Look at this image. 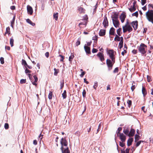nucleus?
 Wrapping results in <instances>:
<instances>
[{
    "label": "nucleus",
    "instance_id": "25",
    "mask_svg": "<svg viewBox=\"0 0 153 153\" xmlns=\"http://www.w3.org/2000/svg\"><path fill=\"white\" fill-rule=\"evenodd\" d=\"M128 9L131 12H133L136 10V8L134 6L131 5V7L128 8Z\"/></svg>",
    "mask_w": 153,
    "mask_h": 153
},
{
    "label": "nucleus",
    "instance_id": "56",
    "mask_svg": "<svg viewBox=\"0 0 153 153\" xmlns=\"http://www.w3.org/2000/svg\"><path fill=\"white\" fill-rule=\"evenodd\" d=\"M147 80L148 82H150L152 80H151V78L150 76H147Z\"/></svg>",
    "mask_w": 153,
    "mask_h": 153
},
{
    "label": "nucleus",
    "instance_id": "20",
    "mask_svg": "<svg viewBox=\"0 0 153 153\" xmlns=\"http://www.w3.org/2000/svg\"><path fill=\"white\" fill-rule=\"evenodd\" d=\"M105 30L101 29L99 33V35L100 36H103L105 35Z\"/></svg>",
    "mask_w": 153,
    "mask_h": 153
},
{
    "label": "nucleus",
    "instance_id": "6",
    "mask_svg": "<svg viewBox=\"0 0 153 153\" xmlns=\"http://www.w3.org/2000/svg\"><path fill=\"white\" fill-rule=\"evenodd\" d=\"M108 54L109 55L110 58L112 60H114L115 59L114 56V51L113 50H110L108 51Z\"/></svg>",
    "mask_w": 153,
    "mask_h": 153
},
{
    "label": "nucleus",
    "instance_id": "52",
    "mask_svg": "<svg viewBox=\"0 0 153 153\" xmlns=\"http://www.w3.org/2000/svg\"><path fill=\"white\" fill-rule=\"evenodd\" d=\"M119 143V145L120 146L123 147L125 146V144L123 142H120Z\"/></svg>",
    "mask_w": 153,
    "mask_h": 153
},
{
    "label": "nucleus",
    "instance_id": "10",
    "mask_svg": "<svg viewBox=\"0 0 153 153\" xmlns=\"http://www.w3.org/2000/svg\"><path fill=\"white\" fill-rule=\"evenodd\" d=\"M22 65L24 66L25 68H28L31 69L32 68L31 66L28 65L26 61L24 59L22 60Z\"/></svg>",
    "mask_w": 153,
    "mask_h": 153
},
{
    "label": "nucleus",
    "instance_id": "41",
    "mask_svg": "<svg viewBox=\"0 0 153 153\" xmlns=\"http://www.w3.org/2000/svg\"><path fill=\"white\" fill-rule=\"evenodd\" d=\"M149 10H153V4H149L148 5Z\"/></svg>",
    "mask_w": 153,
    "mask_h": 153
},
{
    "label": "nucleus",
    "instance_id": "64",
    "mask_svg": "<svg viewBox=\"0 0 153 153\" xmlns=\"http://www.w3.org/2000/svg\"><path fill=\"white\" fill-rule=\"evenodd\" d=\"M132 52L133 54H135L137 53V51L136 50L134 49L132 51Z\"/></svg>",
    "mask_w": 153,
    "mask_h": 153
},
{
    "label": "nucleus",
    "instance_id": "33",
    "mask_svg": "<svg viewBox=\"0 0 153 153\" xmlns=\"http://www.w3.org/2000/svg\"><path fill=\"white\" fill-rule=\"evenodd\" d=\"M115 36L114 39V40L115 41H119L120 40V37L117 35H115Z\"/></svg>",
    "mask_w": 153,
    "mask_h": 153
},
{
    "label": "nucleus",
    "instance_id": "47",
    "mask_svg": "<svg viewBox=\"0 0 153 153\" xmlns=\"http://www.w3.org/2000/svg\"><path fill=\"white\" fill-rule=\"evenodd\" d=\"M143 141L142 140H140L138 142H137L136 144V147H138L140 144L141 142H143Z\"/></svg>",
    "mask_w": 153,
    "mask_h": 153
},
{
    "label": "nucleus",
    "instance_id": "16",
    "mask_svg": "<svg viewBox=\"0 0 153 153\" xmlns=\"http://www.w3.org/2000/svg\"><path fill=\"white\" fill-rule=\"evenodd\" d=\"M135 130L133 128H131L130 131L129 132L128 136L129 137H131L133 136L135 134Z\"/></svg>",
    "mask_w": 153,
    "mask_h": 153
},
{
    "label": "nucleus",
    "instance_id": "27",
    "mask_svg": "<svg viewBox=\"0 0 153 153\" xmlns=\"http://www.w3.org/2000/svg\"><path fill=\"white\" fill-rule=\"evenodd\" d=\"M78 10L80 13H85V9L81 7H79V8Z\"/></svg>",
    "mask_w": 153,
    "mask_h": 153
},
{
    "label": "nucleus",
    "instance_id": "3",
    "mask_svg": "<svg viewBox=\"0 0 153 153\" xmlns=\"http://www.w3.org/2000/svg\"><path fill=\"white\" fill-rule=\"evenodd\" d=\"M115 62V59L114 60H112L109 59H107L106 61V64L107 66L108 70L110 71L111 70Z\"/></svg>",
    "mask_w": 153,
    "mask_h": 153
},
{
    "label": "nucleus",
    "instance_id": "12",
    "mask_svg": "<svg viewBox=\"0 0 153 153\" xmlns=\"http://www.w3.org/2000/svg\"><path fill=\"white\" fill-rule=\"evenodd\" d=\"M65 147L64 148V147L63 149L61 148L62 153H70V151L68 147V146Z\"/></svg>",
    "mask_w": 153,
    "mask_h": 153
},
{
    "label": "nucleus",
    "instance_id": "44",
    "mask_svg": "<svg viewBox=\"0 0 153 153\" xmlns=\"http://www.w3.org/2000/svg\"><path fill=\"white\" fill-rule=\"evenodd\" d=\"M4 127L5 129H8L9 128V125L8 123H5L4 125Z\"/></svg>",
    "mask_w": 153,
    "mask_h": 153
},
{
    "label": "nucleus",
    "instance_id": "21",
    "mask_svg": "<svg viewBox=\"0 0 153 153\" xmlns=\"http://www.w3.org/2000/svg\"><path fill=\"white\" fill-rule=\"evenodd\" d=\"M33 77L34 79L35 80L34 81L32 82V83L33 85L36 86L37 85V84L36 83V82H37L38 80V79L36 75H34L33 76Z\"/></svg>",
    "mask_w": 153,
    "mask_h": 153
},
{
    "label": "nucleus",
    "instance_id": "23",
    "mask_svg": "<svg viewBox=\"0 0 153 153\" xmlns=\"http://www.w3.org/2000/svg\"><path fill=\"white\" fill-rule=\"evenodd\" d=\"M133 141V138H130L128 140L127 144L128 146H130L132 144V142Z\"/></svg>",
    "mask_w": 153,
    "mask_h": 153
},
{
    "label": "nucleus",
    "instance_id": "63",
    "mask_svg": "<svg viewBox=\"0 0 153 153\" xmlns=\"http://www.w3.org/2000/svg\"><path fill=\"white\" fill-rule=\"evenodd\" d=\"M80 44V41L78 40L77 41V42H76V46H77L79 45Z\"/></svg>",
    "mask_w": 153,
    "mask_h": 153
},
{
    "label": "nucleus",
    "instance_id": "53",
    "mask_svg": "<svg viewBox=\"0 0 153 153\" xmlns=\"http://www.w3.org/2000/svg\"><path fill=\"white\" fill-rule=\"evenodd\" d=\"M86 94V92L85 90V89H84L83 90V91L82 92V96L84 97H85Z\"/></svg>",
    "mask_w": 153,
    "mask_h": 153
},
{
    "label": "nucleus",
    "instance_id": "19",
    "mask_svg": "<svg viewBox=\"0 0 153 153\" xmlns=\"http://www.w3.org/2000/svg\"><path fill=\"white\" fill-rule=\"evenodd\" d=\"M112 21L113 25L115 27L117 28L119 27L120 23L118 20H114Z\"/></svg>",
    "mask_w": 153,
    "mask_h": 153
},
{
    "label": "nucleus",
    "instance_id": "54",
    "mask_svg": "<svg viewBox=\"0 0 153 153\" xmlns=\"http://www.w3.org/2000/svg\"><path fill=\"white\" fill-rule=\"evenodd\" d=\"M146 0H141V4L143 5L146 3Z\"/></svg>",
    "mask_w": 153,
    "mask_h": 153
},
{
    "label": "nucleus",
    "instance_id": "37",
    "mask_svg": "<svg viewBox=\"0 0 153 153\" xmlns=\"http://www.w3.org/2000/svg\"><path fill=\"white\" fill-rule=\"evenodd\" d=\"M54 75L55 76H57L58 73L59 72V69H56V68H54Z\"/></svg>",
    "mask_w": 153,
    "mask_h": 153
},
{
    "label": "nucleus",
    "instance_id": "59",
    "mask_svg": "<svg viewBox=\"0 0 153 153\" xmlns=\"http://www.w3.org/2000/svg\"><path fill=\"white\" fill-rule=\"evenodd\" d=\"M85 71H82L81 74L80 75V76L81 77H82L85 74Z\"/></svg>",
    "mask_w": 153,
    "mask_h": 153
},
{
    "label": "nucleus",
    "instance_id": "46",
    "mask_svg": "<svg viewBox=\"0 0 153 153\" xmlns=\"http://www.w3.org/2000/svg\"><path fill=\"white\" fill-rule=\"evenodd\" d=\"M26 82V79H21L20 81V83L22 84L25 83Z\"/></svg>",
    "mask_w": 153,
    "mask_h": 153
},
{
    "label": "nucleus",
    "instance_id": "34",
    "mask_svg": "<svg viewBox=\"0 0 153 153\" xmlns=\"http://www.w3.org/2000/svg\"><path fill=\"white\" fill-rule=\"evenodd\" d=\"M62 97L63 99H65L67 97L66 91V90L64 91L63 93L62 94Z\"/></svg>",
    "mask_w": 153,
    "mask_h": 153
},
{
    "label": "nucleus",
    "instance_id": "32",
    "mask_svg": "<svg viewBox=\"0 0 153 153\" xmlns=\"http://www.w3.org/2000/svg\"><path fill=\"white\" fill-rule=\"evenodd\" d=\"M74 57V54L73 53H71V55L69 57V60L70 62L72 61Z\"/></svg>",
    "mask_w": 153,
    "mask_h": 153
},
{
    "label": "nucleus",
    "instance_id": "1",
    "mask_svg": "<svg viewBox=\"0 0 153 153\" xmlns=\"http://www.w3.org/2000/svg\"><path fill=\"white\" fill-rule=\"evenodd\" d=\"M146 15L148 20L153 24V10H149L146 12Z\"/></svg>",
    "mask_w": 153,
    "mask_h": 153
},
{
    "label": "nucleus",
    "instance_id": "30",
    "mask_svg": "<svg viewBox=\"0 0 153 153\" xmlns=\"http://www.w3.org/2000/svg\"><path fill=\"white\" fill-rule=\"evenodd\" d=\"M122 29L121 28H120L117 29V33L118 36H120L121 35Z\"/></svg>",
    "mask_w": 153,
    "mask_h": 153
},
{
    "label": "nucleus",
    "instance_id": "36",
    "mask_svg": "<svg viewBox=\"0 0 153 153\" xmlns=\"http://www.w3.org/2000/svg\"><path fill=\"white\" fill-rule=\"evenodd\" d=\"M14 42V40L13 37L11 38L10 39V44L11 47H12L13 46Z\"/></svg>",
    "mask_w": 153,
    "mask_h": 153
},
{
    "label": "nucleus",
    "instance_id": "55",
    "mask_svg": "<svg viewBox=\"0 0 153 153\" xmlns=\"http://www.w3.org/2000/svg\"><path fill=\"white\" fill-rule=\"evenodd\" d=\"M27 68H26V69L25 71V72L26 73H30L31 72V71L29 70H28Z\"/></svg>",
    "mask_w": 153,
    "mask_h": 153
},
{
    "label": "nucleus",
    "instance_id": "62",
    "mask_svg": "<svg viewBox=\"0 0 153 153\" xmlns=\"http://www.w3.org/2000/svg\"><path fill=\"white\" fill-rule=\"evenodd\" d=\"M127 53V51H126V50H124L123 51L122 53H121V54H122V55L123 56H124L125 55V53Z\"/></svg>",
    "mask_w": 153,
    "mask_h": 153
},
{
    "label": "nucleus",
    "instance_id": "31",
    "mask_svg": "<svg viewBox=\"0 0 153 153\" xmlns=\"http://www.w3.org/2000/svg\"><path fill=\"white\" fill-rule=\"evenodd\" d=\"M58 13H54L53 14V18L56 21H57L58 19Z\"/></svg>",
    "mask_w": 153,
    "mask_h": 153
},
{
    "label": "nucleus",
    "instance_id": "38",
    "mask_svg": "<svg viewBox=\"0 0 153 153\" xmlns=\"http://www.w3.org/2000/svg\"><path fill=\"white\" fill-rule=\"evenodd\" d=\"M130 150V149L127 148L125 151L121 150V153H129V152Z\"/></svg>",
    "mask_w": 153,
    "mask_h": 153
},
{
    "label": "nucleus",
    "instance_id": "50",
    "mask_svg": "<svg viewBox=\"0 0 153 153\" xmlns=\"http://www.w3.org/2000/svg\"><path fill=\"white\" fill-rule=\"evenodd\" d=\"M98 86V83L97 82H96L94 83V85L93 86L94 88L96 89L97 87Z\"/></svg>",
    "mask_w": 153,
    "mask_h": 153
},
{
    "label": "nucleus",
    "instance_id": "28",
    "mask_svg": "<svg viewBox=\"0 0 153 153\" xmlns=\"http://www.w3.org/2000/svg\"><path fill=\"white\" fill-rule=\"evenodd\" d=\"M10 29L9 27L6 28V32L5 33L4 35H5L6 34H7L8 35H10Z\"/></svg>",
    "mask_w": 153,
    "mask_h": 153
},
{
    "label": "nucleus",
    "instance_id": "15",
    "mask_svg": "<svg viewBox=\"0 0 153 153\" xmlns=\"http://www.w3.org/2000/svg\"><path fill=\"white\" fill-rule=\"evenodd\" d=\"M118 14L116 13L115 12L111 17L112 21L118 20Z\"/></svg>",
    "mask_w": 153,
    "mask_h": 153
},
{
    "label": "nucleus",
    "instance_id": "39",
    "mask_svg": "<svg viewBox=\"0 0 153 153\" xmlns=\"http://www.w3.org/2000/svg\"><path fill=\"white\" fill-rule=\"evenodd\" d=\"M52 95L53 92H50L48 95V98L49 99L51 100L52 99Z\"/></svg>",
    "mask_w": 153,
    "mask_h": 153
},
{
    "label": "nucleus",
    "instance_id": "26",
    "mask_svg": "<svg viewBox=\"0 0 153 153\" xmlns=\"http://www.w3.org/2000/svg\"><path fill=\"white\" fill-rule=\"evenodd\" d=\"M129 129L128 128H125L123 129V132L126 135L128 136L129 133Z\"/></svg>",
    "mask_w": 153,
    "mask_h": 153
},
{
    "label": "nucleus",
    "instance_id": "22",
    "mask_svg": "<svg viewBox=\"0 0 153 153\" xmlns=\"http://www.w3.org/2000/svg\"><path fill=\"white\" fill-rule=\"evenodd\" d=\"M115 29L113 27H112L109 30V34L111 35H115Z\"/></svg>",
    "mask_w": 153,
    "mask_h": 153
},
{
    "label": "nucleus",
    "instance_id": "5",
    "mask_svg": "<svg viewBox=\"0 0 153 153\" xmlns=\"http://www.w3.org/2000/svg\"><path fill=\"white\" fill-rule=\"evenodd\" d=\"M123 32L124 33H126L127 31H128V32H130L133 30V29L130 25L127 26L126 27H123Z\"/></svg>",
    "mask_w": 153,
    "mask_h": 153
},
{
    "label": "nucleus",
    "instance_id": "13",
    "mask_svg": "<svg viewBox=\"0 0 153 153\" xmlns=\"http://www.w3.org/2000/svg\"><path fill=\"white\" fill-rule=\"evenodd\" d=\"M131 24L135 30H136L137 29L138 26V22L137 21H135L132 22L131 23Z\"/></svg>",
    "mask_w": 153,
    "mask_h": 153
},
{
    "label": "nucleus",
    "instance_id": "58",
    "mask_svg": "<svg viewBox=\"0 0 153 153\" xmlns=\"http://www.w3.org/2000/svg\"><path fill=\"white\" fill-rule=\"evenodd\" d=\"M97 51L98 50L95 48H93L92 50V52L93 53H96Z\"/></svg>",
    "mask_w": 153,
    "mask_h": 153
},
{
    "label": "nucleus",
    "instance_id": "7",
    "mask_svg": "<svg viewBox=\"0 0 153 153\" xmlns=\"http://www.w3.org/2000/svg\"><path fill=\"white\" fill-rule=\"evenodd\" d=\"M102 24L105 28H106L108 26V22L106 16H105Z\"/></svg>",
    "mask_w": 153,
    "mask_h": 153
},
{
    "label": "nucleus",
    "instance_id": "35",
    "mask_svg": "<svg viewBox=\"0 0 153 153\" xmlns=\"http://www.w3.org/2000/svg\"><path fill=\"white\" fill-rule=\"evenodd\" d=\"M140 136L137 134H136L135 136V142H136L140 139Z\"/></svg>",
    "mask_w": 153,
    "mask_h": 153
},
{
    "label": "nucleus",
    "instance_id": "49",
    "mask_svg": "<svg viewBox=\"0 0 153 153\" xmlns=\"http://www.w3.org/2000/svg\"><path fill=\"white\" fill-rule=\"evenodd\" d=\"M138 12L137 11H136V12H135L134 13L132 14V16H135L137 17H138Z\"/></svg>",
    "mask_w": 153,
    "mask_h": 153
},
{
    "label": "nucleus",
    "instance_id": "40",
    "mask_svg": "<svg viewBox=\"0 0 153 153\" xmlns=\"http://www.w3.org/2000/svg\"><path fill=\"white\" fill-rule=\"evenodd\" d=\"M127 103L128 104V107L129 108H130V106L131 105L132 101L131 100H128L127 101Z\"/></svg>",
    "mask_w": 153,
    "mask_h": 153
},
{
    "label": "nucleus",
    "instance_id": "8",
    "mask_svg": "<svg viewBox=\"0 0 153 153\" xmlns=\"http://www.w3.org/2000/svg\"><path fill=\"white\" fill-rule=\"evenodd\" d=\"M83 19H82L83 22L80 23L79 24V26L80 27V25H85V26L87 23V21L88 19V17L87 15L84 17Z\"/></svg>",
    "mask_w": 153,
    "mask_h": 153
},
{
    "label": "nucleus",
    "instance_id": "61",
    "mask_svg": "<svg viewBox=\"0 0 153 153\" xmlns=\"http://www.w3.org/2000/svg\"><path fill=\"white\" fill-rule=\"evenodd\" d=\"M101 127V125L100 124L99 125L98 128L97 129V132L96 133V134H97V133L100 131Z\"/></svg>",
    "mask_w": 153,
    "mask_h": 153
},
{
    "label": "nucleus",
    "instance_id": "57",
    "mask_svg": "<svg viewBox=\"0 0 153 153\" xmlns=\"http://www.w3.org/2000/svg\"><path fill=\"white\" fill-rule=\"evenodd\" d=\"M92 39L93 40H95L96 41H97L98 39V37L97 36H95L94 37H93L92 38Z\"/></svg>",
    "mask_w": 153,
    "mask_h": 153
},
{
    "label": "nucleus",
    "instance_id": "17",
    "mask_svg": "<svg viewBox=\"0 0 153 153\" xmlns=\"http://www.w3.org/2000/svg\"><path fill=\"white\" fill-rule=\"evenodd\" d=\"M126 17V15L124 13H122L120 15V19L122 23H123L124 22Z\"/></svg>",
    "mask_w": 153,
    "mask_h": 153
},
{
    "label": "nucleus",
    "instance_id": "4",
    "mask_svg": "<svg viewBox=\"0 0 153 153\" xmlns=\"http://www.w3.org/2000/svg\"><path fill=\"white\" fill-rule=\"evenodd\" d=\"M60 143L61 145V148L63 149L64 147H66L68 146V142L66 139V137L62 138L60 140Z\"/></svg>",
    "mask_w": 153,
    "mask_h": 153
},
{
    "label": "nucleus",
    "instance_id": "18",
    "mask_svg": "<svg viewBox=\"0 0 153 153\" xmlns=\"http://www.w3.org/2000/svg\"><path fill=\"white\" fill-rule=\"evenodd\" d=\"M84 48L87 54H90L91 53L90 48L89 47L85 45L84 46Z\"/></svg>",
    "mask_w": 153,
    "mask_h": 153
},
{
    "label": "nucleus",
    "instance_id": "11",
    "mask_svg": "<svg viewBox=\"0 0 153 153\" xmlns=\"http://www.w3.org/2000/svg\"><path fill=\"white\" fill-rule=\"evenodd\" d=\"M120 138L122 142H125L126 140V137L123 133L120 134L119 135Z\"/></svg>",
    "mask_w": 153,
    "mask_h": 153
},
{
    "label": "nucleus",
    "instance_id": "42",
    "mask_svg": "<svg viewBox=\"0 0 153 153\" xmlns=\"http://www.w3.org/2000/svg\"><path fill=\"white\" fill-rule=\"evenodd\" d=\"M59 56H60L61 57V59H60V62H64V59L65 58L64 56L61 55H59Z\"/></svg>",
    "mask_w": 153,
    "mask_h": 153
},
{
    "label": "nucleus",
    "instance_id": "48",
    "mask_svg": "<svg viewBox=\"0 0 153 153\" xmlns=\"http://www.w3.org/2000/svg\"><path fill=\"white\" fill-rule=\"evenodd\" d=\"M0 61L1 63L2 64H3L4 63V58L2 57H1L0 58Z\"/></svg>",
    "mask_w": 153,
    "mask_h": 153
},
{
    "label": "nucleus",
    "instance_id": "45",
    "mask_svg": "<svg viewBox=\"0 0 153 153\" xmlns=\"http://www.w3.org/2000/svg\"><path fill=\"white\" fill-rule=\"evenodd\" d=\"M123 42H120L119 44V47L120 49H121L123 47Z\"/></svg>",
    "mask_w": 153,
    "mask_h": 153
},
{
    "label": "nucleus",
    "instance_id": "24",
    "mask_svg": "<svg viewBox=\"0 0 153 153\" xmlns=\"http://www.w3.org/2000/svg\"><path fill=\"white\" fill-rule=\"evenodd\" d=\"M142 93L144 97H145L147 94L145 88L143 86L142 88Z\"/></svg>",
    "mask_w": 153,
    "mask_h": 153
},
{
    "label": "nucleus",
    "instance_id": "14",
    "mask_svg": "<svg viewBox=\"0 0 153 153\" xmlns=\"http://www.w3.org/2000/svg\"><path fill=\"white\" fill-rule=\"evenodd\" d=\"M27 9L28 13L30 15H32L33 13V10L31 7L29 5H27Z\"/></svg>",
    "mask_w": 153,
    "mask_h": 153
},
{
    "label": "nucleus",
    "instance_id": "60",
    "mask_svg": "<svg viewBox=\"0 0 153 153\" xmlns=\"http://www.w3.org/2000/svg\"><path fill=\"white\" fill-rule=\"evenodd\" d=\"M135 88H136V86H135V85H132L131 86V89L132 91H134V89H135Z\"/></svg>",
    "mask_w": 153,
    "mask_h": 153
},
{
    "label": "nucleus",
    "instance_id": "43",
    "mask_svg": "<svg viewBox=\"0 0 153 153\" xmlns=\"http://www.w3.org/2000/svg\"><path fill=\"white\" fill-rule=\"evenodd\" d=\"M64 86V80H63L62 81L60 82V89H62Z\"/></svg>",
    "mask_w": 153,
    "mask_h": 153
},
{
    "label": "nucleus",
    "instance_id": "2",
    "mask_svg": "<svg viewBox=\"0 0 153 153\" xmlns=\"http://www.w3.org/2000/svg\"><path fill=\"white\" fill-rule=\"evenodd\" d=\"M147 46L144 44L141 43L137 47L139 51L142 54H144L146 52Z\"/></svg>",
    "mask_w": 153,
    "mask_h": 153
},
{
    "label": "nucleus",
    "instance_id": "29",
    "mask_svg": "<svg viewBox=\"0 0 153 153\" xmlns=\"http://www.w3.org/2000/svg\"><path fill=\"white\" fill-rule=\"evenodd\" d=\"M26 22L30 24L33 26H34L35 25V24L33 22L29 19H27L26 20Z\"/></svg>",
    "mask_w": 153,
    "mask_h": 153
},
{
    "label": "nucleus",
    "instance_id": "51",
    "mask_svg": "<svg viewBox=\"0 0 153 153\" xmlns=\"http://www.w3.org/2000/svg\"><path fill=\"white\" fill-rule=\"evenodd\" d=\"M119 69L118 67H117L115 68L113 71V73H117Z\"/></svg>",
    "mask_w": 153,
    "mask_h": 153
},
{
    "label": "nucleus",
    "instance_id": "9",
    "mask_svg": "<svg viewBox=\"0 0 153 153\" xmlns=\"http://www.w3.org/2000/svg\"><path fill=\"white\" fill-rule=\"evenodd\" d=\"M100 59V60L102 62L104 61L105 60V58L104 57V55L103 53H102L101 52L98 53L97 55Z\"/></svg>",
    "mask_w": 153,
    "mask_h": 153
}]
</instances>
